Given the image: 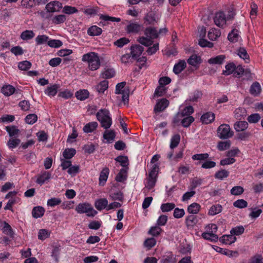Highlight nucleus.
<instances>
[{
	"label": "nucleus",
	"mask_w": 263,
	"mask_h": 263,
	"mask_svg": "<svg viewBox=\"0 0 263 263\" xmlns=\"http://www.w3.org/2000/svg\"><path fill=\"white\" fill-rule=\"evenodd\" d=\"M144 36L139 37L137 41L145 46H151L153 43V40L159 37V33L156 28L148 27L144 30Z\"/></svg>",
	"instance_id": "f257e3e1"
},
{
	"label": "nucleus",
	"mask_w": 263,
	"mask_h": 263,
	"mask_svg": "<svg viewBox=\"0 0 263 263\" xmlns=\"http://www.w3.org/2000/svg\"><path fill=\"white\" fill-rule=\"evenodd\" d=\"M82 61L84 62H87L89 69L92 71L97 70L101 65L98 54L95 52H89L84 54L82 56Z\"/></svg>",
	"instance_id": "f03ea898"
},
{
	"label": "nucleus",
	"mask_w": 263,
	"mask_h": 263,
	"mask_svg": "<svg viewBox=\"0 0 263 263\" xmlns=\"http://www.w3.org/2000/svg\"><path fill=\"white\" fill-rule=\"evenodd\" d=\"M97 120L104 129H108L111 125L112 119L109 111L106 109L99 110L96 114Z\"/></svg>",
	"instance_id": "7ed1b4c3"
},
{
	"label": "nucleus",
	"mask_w": 263,
	"mask_h": 263,
	"mask_svg": "<svg viewBox=\"0 0 263 263\" xmlns=\"http://www.w3.org/2000/svg\"><path fill=\"white\" fill-rule=\"evenodd\" d=\"M75 210L80 214L86 213L87 216L89 217H93L97 213V212L93 209L91 205L87 202L79 203L76 206Z\"/></svg>",
	"instance_id": "20e7f679"
},
{
	"label": "nucleus",
	"mask_w": 263,
	"mask_h": 263,
	"mask_svg": "<svg viewBox=\"0 0 263 263\" xmlns=\"http://www.w3.org/2000/svg\"><path fill=\"white\" fill-rule=\"evenodd\" d=\"M125 82L118 83L116 87V93L122 95V101L126 104L128 102L129 89L128 87H125Z\"/></svg>",
	"instance_id": "39448f33"
},
{
	"label": "nucleus",
	"mask_w": 263,
	"mask_h": 263,
	"mask_svg": "<svg viewBox=\"0 0 263 263\" xmlns=\"http://www.w3.org/2000/svg\"><path fill=\"white\" fill-rule=\"evenodd\" d=\"M158 166L155 164L151 171L149 173L148 178H147V183L145 187L148 190H151L155 185L157 180V169Z\"/></svg>",
	"instance_id": "423d86ee"
},
{
	"label": "nucleus",
	"mask_w": 263,
	"mask_h": 263,
	"mask_svg": "<svg viewBox=\"0 0 263 263\" xmlns=\"http://www.w3.org/2000/svg\"><path fill=\"white\" fill-rule=\"evenodd\" d=\"M217 135L220 139H227L233 136L230 127L228 124H222L217 129Z\"/></svg>",
	"instance_id": "0eeeda50"
},
{
	"label": "nucleus",
	"mask_w": 263,
	"mask_h": 263,
	"mask_svg": "<svg viewBox=\"0 0 263 263\" xmlns=\"http://www.w3.org/2000/svg\"><path fill=\"white\" fill-rule=\"evenodd\" d=\"M214 21L216 26L221 28H223L227 22L226 15L221 11L218 12L215 14Z\"/></svg>",
	"instance_id": "6e6552de"
},
{
	"label": "nucleus",
	"mask_w": 263,
	"mask_h": 263,
	"mask_svg": "<svg viewBox=\"0 0 263 263\" xmlns=\"http://www.w3.org/2000/svg\"><path fill=\"white\" fill-rule=\"evenodd\" d=\"M62 8V4L59 1H52L48 3L46 6V9L49 12H59Z\"/></svg>",
	"instance_id": "1a4fd4ad"
},
{
	"label": "nucleus",
	"mask_w": 263,
	"mask_h": 263,
	"mask_svg": "<svg viewBox=\"0 0 263 263\" xmlns=\"http://www.w3.org/2000/svg\"><path fill=\"white\" fill-rule=\"evenodd\" d=\"M100 19L102 21L100 22V26H105L108 24V22H119L121 19L118 17L110 16L107 15L100 14Z\"/></svg>",
	"instance_id": "9d476101"
},
{
	"label": "nucleus",
	"mask_w": 263,
	"mask_h": 263,
	"mask_svg": "<svg viewBox=\"0 0 263 263\" xmlns=\"http://www.w3.org/2000/svg\"><path fill=\"white\" fill-rule=\"evenodd\" d=\"M169 105L168 101L166 99L160 100L156 104L154 108L155 112H159L163 111Z\"/></svg>",
	"instance_id": "9b49d317"
},
{
	"label": "nucleus",
	"mask_w": 263,
	"mask_h": 263,
	"mask_svg": "<svg viewBox=\"0 0 263 263\" xmlns=\"http://www.w3.org/2000/svg\"><path fill=\"white\" fill-rule=\"evenodd\" d=\"M51 176V174L49 172L43 171L38 175L36 182L40 185L43 184L46 181H49Z\"/></svg>",
	"instance_id": "f8f14e48"
},
{
	"label": "nucleus",
	"mask_w": 263,
	"mask_h": 263,
	"mask_svg": "<svg viewBox=\"0 0 263 263\" xmlns=\"http://www.w3.org/2000/svg\"><path fill=\"white\" fill-rule=\"evenodd\" d=\"M142 27L138 23H129L126 28V31L128 33H136L141 31Z\"/></svg>",
	"instance_id": "ddd939ff"
},
{
	"label": "nucleus",
	"mask_w": 263,
	"mask_h": 263,
	"mask_svg": "<svg viewBox=\"0 0 263 263\" xmlns=\"http://www.w3.org/2000/svg\"><path fill=\"white\" fill-rule=\"evenodd\" d=\"M144 48L139 45L132 46L130 47L131 54L133 58L139 57L143 51Z\"/></svg>",
	"instance_id": "4468645a"
},
{
	"label": "nucleus",
	"mask_w": 263,
	"mask_h": 263,
	"mask_svg": "<svg viewBox=\"0 0 263 263\" xmlns=\"http://www.w3.org/2000/svg\"><path fill=\"white\" fill-rule=\"evenodd\" d=\"M261 90L259 83L257 82H254L250 88V93L254 97L258 96Z\"/></svg>",
	"instance_id": "2eb2a0df"
},
{
	"label": "nucleus",
	"mask_w": 263,
	"mask_h": 263,
	"mask_svg": "<svg viewBox=\"0 0 263 263\" xmlns=\"http://www.w3.org/2000/svg\"><path fill=\"white\" fill-rule=\"evenodd\" d=\"M0 227L2 228L3 232L10 237H13V232L11 226L6 221L0 223Z\"/></svg>",
	"instance_id": "dca6fc26"
},
{
	"label": "nucleus",
	"mask_w": 263,
	"mask_h": 263,
	"mask_svg": "<svg viewBox=\"0 0 263 263\" xmlns=\"http://www.w3.org/2000/svg\"><path fill=\"white\" fill-rule=\"evenodd\" d=\"M201 58L196 54L191 55L187 60L188 64L194 67H196V68H198V65L201 63Z\"/></svg>",
	"instance_id": "f3484780"
},
{
	"label": "nucleus",
	"mask_w": 263,
	"mask_h": 263,
	"mask_svg": "<svg viewBox=\"0 0 263 263\" xmlns=\"http://www.w3.org/2000/svg\"><path fill=\"white\" fill-rule=\"evenodd\" d=\"M109 170L108 168H104L100 174L99 176V184L101 185H104L108 177Z\"/></svg>",
	"instance_id": "a211bd4d"
},
{
	"label": "nucleus",
	"mask_w": 263,
	"mask_h": 263,
	"mask_svg": "<svg viewBox=\"0 0 263 263\" xmlns=\"http://www.w3.org/2000/svg\"><path fill=\"white\" fill-rule=\"evenodd\" d=\"M102 32V29L96 25L90 27L87 30L88 35L91 36L100 35Z\"/></svg>",
	"instance_id": "6ab92c4d"
},
{
	"label": "nucleus",
	"mask_w": 263,
	"mask_h": 263,
	"mask_svg": "<svg viewBox=\"0 0 263 263\" xmlns=\"http://www.w3.org/2000/svg\"><path fill=\"white\" fill-rule=\"evenodd\" d=\"M95 206L98 210L101 211L106 208H107L108 201L106 198L98 199L95 201Z\"/></svg>",
	"instance_id": "aec40b11"
},
{
	"label": "nucleus",
	"mask_w": 263,
	"mask_h": 263,
	"mask_svg": "<svg viewBox=\"0 0 263 263\" xmlns=\"http://www.w3.org/2000/svg\"><path fill=\"white\" fill-rule=\"evenodd\" d=\"M185 222L187 228L190 229L193 228L197 224L198 219L196 216L193 215H191L186 217Z\"/></svg>",
	"instance_id": "412c9836"
},
{
	"label": "nucleus",
	"mask_w": 263,
	"mask_h": 263,
	"mask_svg": "<svg viewBox=\"0 0 263 263\" xmlns=\"http://www.w3.org/2000/svg\"><path fill=\"white\" fill-rule=\"evenodd\" d=\"M215 115L211 112H208L204 114L201 117V120L203 123L209 124L214 120Z\"/></svg>",
	"instance_id": "4be33fe9"
},
{
	"label": "nucleus",
	"mask_w": 263,
	"mask_h": 263,
	"mask_svg": "<svg viewBox=\"0 0 263 263\" xmlns=\"http://www.w3.org/2000/svg\"><path fill=\"white\" fill-rule=\"evenodd\" d=\"M186 64L185 61L181 60L176 64L173 68V72L175 74H179L186 67Z\"/></svg>",
	"instance_id": "5701e85b"
},
{
	"label": "nucleus",
	"mask_w": 263,
	"mask_h": 263,
	"mask_svg": "<svg viewBox=\"0 0 263 263\" xmlns=\"http://www.w3.org/2000/svg\"><path fill=\"white\" fill-rule=\"evenodd\" d=\"M234 116L238 120L244 119L247 116V111L244 108L239 107L234 111Z\"/></svg>",
	"instance_id": "b1692460"
},
{
	"label": "nucleus",
	"mask_w": 263,
	"mask_h": 263,
	"mask_svg": "<svg viewBox=\"0 0 263 263\" xmlns=\"http://www.w3.org/2000/svg\"><path fill=\"white\" fill-rule=\"evenodd\" d=\"M116 135L113 130H106L103 134V137L108 143H111L115 138Z\"/></svg>",
	"instance_id": "393cba45"
},
{
	"label": "nucleus",
	"mask_w": 263,
	"mask_h": 263,
	"mask_svg": "<svg viewBox=\"0 0 263 263\" xmlns=\"http://www.w3.org/2000/svg\"><path fill=\"white\" fill-rule=\"evenodd\" d=\"M236 237L233 236L232 234L223 235L222 236L220 240V241L225 244L231 245L236 241Z\"/></svg>",
	"instance_id": "a878e982"
},
{
	"label": "nucleus",
	"mask_w": 263,
	"mask_h": 263,
	"mask_svg": "<svg viewBox=\"0 0 263 263\" xmlns=\"http://www.w3.org/2000/svg\"><path fill=\"white\" fill-rule=\"evenodd\" d=\"M221 32L219 29H211L208 32V36L211 41H215L220 36Z\"/></svg>",
	"instance_id": "bb28decb"
},
{
	"label": "nucleus",
	"mask_w": 263,
	"mask_h": 263,
	"mask_svg": "<svg viewBox=\"0 0 263 263\" xmlns=\"http://www.w3.org/2000/svg\"><path fill=\"white\" fill-rule=\"evenodd\" d=\"M45 213V209L42 206L34 207L32 211V216L35 218L42 217Z\"/></svg>",
	"instance_id": "cd10ccee"
},
{
	"label": "nucleus",
	"mask_w": 263,
	"mask_h": 263,
	"mask_svg": "<svg viewBox=\"0 0 263 263\" xmlns=\"http://www.w3.org/2000/svg\"><path fill=\"white\" fill-rule=\"evenodd\" d=\"M98 126L97 122H91L86 124L83 127V131L86 133H91L95 130Z\"/></svg>",
	"instance_id": "c85d7f7f"
},
{
	"label": "nucleus",
	"mask_w": 263,
	"mask_h": 263,
	"mask_svg": "<svg viewBox=\"0 0 263 263\" xmlns=\"http://www.w3.org/2000/svg\"><path fill=\"white\" fill-rule=\"evenodd\" d=\"M226 57L224 55H219L215 57L212 58L208 60V63L210 64H221L223 63Z\"/></svg>",
	"instance_id": "c756f323"
},
{
	"label": "nucleus",
	"mask_w": 263,
	"mask_h": 263,
	"mask_svg": "<svg viewBox=\"0 0 263 263\" xmlns=\"http://www.w3.org/2000/svg\"><path fill=\"white\" fill-rule=\"evenodd\" d=\"M15 88L12 85H7L2 88V92L6 96H10L14 93Z\"/></svg>",
	"instance_id": "7c9ffc66"
},
{
	"label": "nucleus",
	"mask_w": 263,
	"mask_h": 263,
	"mask_svg": "<svg viewBox=\"0 0 263 263\" xmlns=\"http://www.w3.org/2000/svg\"><path fill=\"white\" fill-rule=\"evenodd\" d=\"M89 95V93L88 91L86 89H82L79 91H78L76 93V97L78 100H85L87 98H88Z\"/></svg>",
	"instance_id": "2f4dec72"
},
{
	"label": "nucleus",
	"mask_w": 263,
	"mask_h": 263,
	"mask_svg": "<svg viewBox=\"0 0 263 263\" xmlns=\"http://www.w3.org/2000/svg\"><path fill=\"white\" fill-rule=\"evenodd\" d=\"M58 88L59 86L58 85H53L48 87L45 90V93L48 96L53 97L57 94Z\"/></svg>",
	"instance_id": "473e14b6"
},
{
	"label": "nucleus",
	"mask_w": 263,
	"mask_h": 263,
	"mask_svg": "<svg viewBox=\"0 0 263 263\" xmlns=\"http://www.w3.org/2000/svg\"><path fill=\"white\" fill-rule=\"evenodd\" d=\"M200 208L201 206L199 204L194 202L188 206L187 212L190 214H197L199 212Z\"/></svg>",
	"instance_id": "72a5a7b5"
},
{
	"label": "nucleus",
	"mask_w": 263,
	"mask_h": 263,
	"mask_svg": "<svg viewBox=\"0 0 263 263\" xmlns=\"http://www.w3.org/2000/svg\"><path fill=\"white\" fill-rule=\"evenodd\" d=\"M145 22L148 25H154L158 21V18L153 14H147L144 17Z\"/></svg>",
	"instance_id": "f704fd0d"
},
{
	"label": "nucleus",
	"mask_w": 263,
	"mask_h": 263,
	"mask_svg": "<svg viewBox=\"0 0 263 263\" xmlns=\"http://www.w3.org/2000/svg\"><path fill=\"white\" fill-rule=\"evenodd\" d=\"M6 130L11 137L17 136L20 133V130L15 126H7L6 127Z\"/></svg>",
	"instance_id": "c9c22d12"
},
{
	"label": "nucleus",
	"mask_w": 263,
	"mask_h": 263,
	"mask_svg": "<svg viewBox=\"0 0 263 263\" xmlns=\"http://www.w3.org/2000/svg\"><path fill=\"white\" fill-rule=\"evenodd\" d=\"M35 5V0H21V6L25 9H31Z\"/></svg>",
	"instance_id": "e433bc0d"
},
{
	"label": "nucleus",
	"mask_w": 263,
	"mask_h": 263,
	"mask_svg": "<svg viewBox=\"0 0 263 263\" xmlns=\"http://www.w3.org/2000/svg\"><path fill=\"white\" fill-rule=\"evenodd\" d=\"M237 54L240 58L243 59L246 63H248L249 62V56L245 48L240 47L237 50Z\"/></svg>",
	"instance_id": "4c0bfd02"
},
{
	"label": "nucleus",
	"mask_w": 263,
	"mask_h": 263,
	"mask_svg": "<svg viewBox=\"0 0 263 263\" xmlns=\"http://www.w3.org/2000/svg\"><path fill=\"white\" fill-rule=\"evenodd\" d=\"M248 124L246 121H238L234 124V128L237 132H241L246 129Z\"/></svg>",
	"instance_id": "58836bf2"
},
{
	"label": "nucleus",
	"mask_w": 263,
	"mask_h": 263,
	"mask_svg": "<svg viewBox=\"0 0 263 263\" xmlns=\"http://www.w3.org/2000/svg\"><path fill=\"white\" fill-rule=\"evenodd\" d=\"M108 87V82L106 80L101 81L96 86V89L99 93H103L106 90Z\"/></svg>",
	"instance_id": "ea45409f"
},
{
	"label": "nucleus",
	"mask_w": 263,
	"mask_h": 263,
	"mask_svg": "<svg viewBox=\"0 0 263 263\" xmlns=\"http://www.w3.org/2000/svg\"><path fill=\"white\" fill-rule=\"evenodd\" d=\"M222 209V206L220 204L213 205L209 209L208 214L211 216L215 215L220 213Z\"/></svg>",
	"instance_id": "a19ab883"
},
{
	"label": "nucleus",
	"mask_w": 263,
	"mask_h": 263,
	"mask_svg": "<svg viewBox=\"0 0 263 263\" xmlns=\"http://www.w3.org/2000/svg\"><path fill=\"white\" fill-rule=\"evenodd\" d=\"M202 236L205 239L209 240L211 241H216L218 240L217 235L211 232L203 233Z\"/></svg>",
	"instance_id": "79ce46f5"
},
{
	"label": "nucleus",
	"mask_w": 263,
	"mask_h": 263,
	"mask_svg": "<svg viewBox=\"0 0 263 263\" xmlns=\"http://www.w3.org/2000/svg\"><path fill=\"white\" fill-rule=\"evenodd\" d=\"M239 37L238 31L234 29L232 31L228 34V38L229 40L232 42H236L238 41Z\"/></svg>",
	"instance_id": "37998d69"
},
{
	"label": "nucleus",
	"mask_w": 263,
	"mask_h": 263,
	"mask_svg": "<svg viewBox=\"0 0 263 263\" xmlns=\"http://www.w3.org/2000/svg\"><path fill=\"white\" fill-rule=\"evenodd\" d=\"M235 64L233 63H230L226 65V70L222 71V74L225 76H229L234 72L235 69Z\"/></svg>",
	"instance_id": "c03bdc74"
},
{
	"label": "nucleus",
	"mask_w": 263,
	"mask_h": 263,
	"mask_svg": "<svg viewBox=\"0 0 263 263\" xmlns=\"http://www.w3.org/2000/svg\"><path fill=\"white\" fill-rule=\"evenodd\" d=\"M35 35L32 30H25L22 32L21 38L23 40H29L32 39Z\"/></svg>",
	"instance_id": "a18cd8bd"
},
{
	"label": "nucleus",
	"mask_w": 263,
	"mask_h": 263,
	"mask_svg": "<svg viewBox=\"0 0 263 263\" xmlns=\"http://www.w3.org/2000/svg\"><path fill=\"white\" fill-rule=\"evenodd\" d=\"M127 170L122 168L116 177V180L118 182H123L126 179Z\"/></svg>",
	"instance_id": "49530a36"
},
{
	"label": "nucleus",
	"mask_w": 263,
	"mask_h": 263,
	"mask_svg": "<svg viewBox=\"0 0 263 263\" xmlns=\"http://www.w3.org/2000/svg\"><path fill=\"white\" fill-rule=\"evenodd\" d=\"M180 140V135L176 134L174 135L171 139L170 148L173 149L177 147L179 143Z\"/></svg>",
	"instance_id": "de8ad7c7"
},
{
	"label": "nucleus",
	"mask_w": 263,
	"mask_h": 263,
	"mask_svg": "<svg viewBox=\"0 0 263 263\" xmlns=\"http://www.w3.org/2000/svg\"><path fill=\"white\" fill-rule=\"evenodd\" d=\"M76 151L73 148L65 149L63 153L65 159H70L76 154Z\"/></svg>",
	"instance_id": "09e8293b"
},
{
	"label": "nucleus",
	"mask_w": 263,
	"mask_h": 263,
	"mask_svg": "<svg viewBox=\"0 0 263 263\" xmlns=\"http://www.w3.org/2000/svg\"><path fill=\"white\" fill-rule=\"evenodd\" d=\"M229 175V172L226 170H221L215 173V178L220 180H222L223 178L228 177Z\"/></svg>",
	"instance_id": "8fccbe9b"
},
{
	"label": "nucleus",
	"mask_w": 263,
	"mask_h": 263,
	"mask_svg": "<svg viewBox=\"0 0 263 263\" xmlns=\"http://www.w3.org/2000/svg\"><path fill=\"white\" fill-rule=\"evenodd\" d=\"M175 207L174 203H166L161 205L160 209L163 212H167L173 210Z\"/></svg>",
	"instance_id": "3c124183"
},
{
	"label": "nucleus",
	"mask_w": 263,
	"mask_h": 263,
	"mask_svg": "<svg viewBox=\"0 0 263 263\" xmlns=\"http://www.w3.org/2000/svg\"><path fill=\"white\" fill-rule=\"evenodd\" d=\"M115 75V71L114 69H107L101 73L102 78L110 79Z\"/></svg>",
	"instance_id": "603ef678"
},
{
	"label": "nucleus",
	"mask_w": 263,
	"mask_h": 263,
	"mask_svg": "<svg viewBox=\"0 0 263 263\" xmlns=\"http://www.w3.org/2000/svg\"><path fill=\"white\" fill-rule=\"evenodd\" d=\"M173 152L171 151L169 152L167 155V157L169 160H174L175 161H177L179 159H181L183 156V151H180L178 152L176 155L173 157Z\"/></svg>",
	"instance_id": "864d4df0"
},
{
	"label": "nucleus",
	"mask_w": 263,
	"mask_h": 263,
	"mask_svg": "<svg viewBox=\"0 0 263 263\" xmlns=\"http://www.w3.org/2000/svg\"><path fill=\"white\" fill-rule=\"evenodd\" d=\"M115 160L117 162H119L120 164L124 167H127L129 164L128 159L126 156H118L115 159Z\"/></svg>",
	"instance_id": "5fc2aeb1"
},
{
	"label": "nucleus",
	"mask_w": 263,
	"mask_h": 263,
	"mask_svg": "<svg viewBox=\"0 0 263 263\" xmlns=\"http://www.w3.org/2000/svg\"><path fill=\"white\" fill-rule=\"evenodd\" d=\"M31 63L28 61L20 62L18 64V68L21 70H27L31 68Z\"/></svg>",
	"instance_id": "6e6d98bb"
},
{
	"label": "nucleus",
	"mask_w": 263,
	"mask_h": 263,
	"mask_svg": "<svg viewBox=\"0 0 263 263\" xmlns=\"http://www.w3.org/2000/svg\"><path fill=\"white\" fill-rule=\"evenodd\" d=\"M244 231L245 229L242 226H240L232 228L230 231V233L233 236L240 235L244 232Z\"/></svg>",
	"instance_id": "4d7b16f0"
},
{
	"label": "nucleus",
	"mask_w": 263,
	"mask_h": 263,
	"mask_svg": "<svg viewBox=\"0 0 263 263\" xmlns=\"http://www.w3.org/2000/svg\"><path fill=\"white\" fill-rule=\"evenodd\" d=\"M230 146L231 143L230 141H220L218 143L217 147L219 151H223L229 148Z\"/></svg>",
	"instance_id": "13d9d810"
},
{
	"label": "nucleus",
	"mask_w": 263,
	"mask_h": 263,
	"mask_svg": "<svg viewBox=\"0 0 263 263\" xmlns=\"http://www.w3.org/2000/svg\"><path fill=\"white\" fill-rule=\"evenodd\" d=\"M162 230L159 226H155L151 228L148 231V233L153 236H158L161 233Z\"/></svg>",
	"instance_id": "bf43d9fd"
},
{
	"label": "nucleus",
	"mask_w": 263,
	"mask_h": 263,
	"mask_svg": "<svg viewBox=\"0 0 263 263\" xmlns=\"http://www.w3.org/2000/svg\"><path fill=\"white\" fill-rule=\"evenodd\" d=\"M50 233L46 229H41L39 231L38 233V238L40 240H45L48 238L50 236Z\"/></svg>",
	"instance_id": "052dcab7"
},
{
	"label": "nucleus",
	"mask_w": 263,
	"mask_h": 263,
	"mask_svg": "<svg viewBox=\"0 0 263 263\" xmlns=\"http://www.w3.org/2000/svg\"><path fill=\"white\" fill-rule=\"evenodd\" d=\"M129 42V40L126 37H122L114 42V45L118 47H122Z\"/></svg>",
	"instance_id": "680f3d73"
},
{
	"label": "nucleus",
	"mask_w": 263,
	"mask_h": 263,
	"mask_svg": "<svg viewBox=\"0 0 263 263\" xmlns=\"http://www.w3.org/2000/svg\"><path fill=\"white\" fill-rule=\"evenodd\" d=\"M263 257L261 254H255L251 257L249 260V263H262Z\"/></svg>",
	"instance_id": "e2e57ef3"
},
{
	"label": "nucleus",
	"mask_w": 263,
	"mask_h": 263,
	"mask_svg": "<svg viewBox=\"0 0 263 263\" xmlns=\"http://www.w3.org/2000/svg\"><path fill=\"white\" fill-rule=\"evenodd\" d=\"M66 16L63 14L55 16L52 20V23L54 24H59L64 23L66 20Z\"/></svg>",
	"instance_id": "0e129e2a"
},
{
	"label": "nucleus",
	"mask_w": 263,
	"mask_h": 263,
	"mask_svg": "<svg viewBox=\"0 0 263 263\" xmlns=\"http://www.w3.org/2000/svg\"><path fill=\"white\" fill-rule=\"evenodd\" d=\"M148 48L146 52L149 55L155 54L159 49V45L158 43L154 44L152 46H148Z\"/></svg>",
	"instance_id": "69168bd1"
},
{
	"label": "nucleus",
	"mask_w": 263,
	"mask_h": 263,
	"mask_svg": "<svg viewBox=\"0 0 263 263\" xmlns=\"http://www.w3.org/2000/svg\"><path fill=\"white\" fill-rule=\"evenodd\" d=\"M194 121V118L193 117L187 116L182 119L181 121V123L183 126L187 127H189Z\"/></svg>",
	"instance_id": "338daca9"
},
{
	"label": "nucleus",
	"mask_w": 263,
	"mask_h": 263,
	"mask_svg": "<svg viewBox=\"0 0 263 263\" xmlns=\"http://www.w3.org/2000/svg\"><path fill=\"white\" fill-rule=\"evenodd\" d=\"M156 244V240L154 238H149L146 239L144 242V246L147 248L148 249H150L153 247H154Z\"/></svg>",
	"instance_id": "774afa93"
}]
</instances>
